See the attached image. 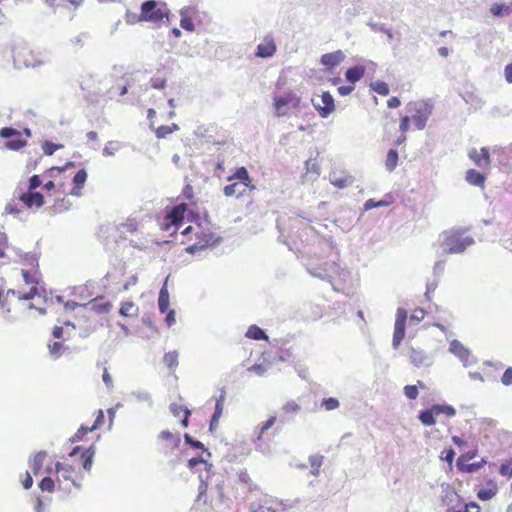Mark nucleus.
Wrapping results in <instances>:
<instances>
[{
    "label": "nucleus",
    "mask_w": 512,
    "mask_h": 512,
    "mask_svg": "<svg viewBox=\"0 0 512 512\" xmlns=\"http://www.w3.org/2000/svg\"><path fill=\"white\" fill-rule=\"evenodd\" d=\"M120 232H129L131 234L138 231V223L135 219H128L125 223L121 224L118 228Z\"/></svg>",
    "instance_id": "nucleus-43"
},
{
    "label": "nucleus",
    "mask_w": 512,
    "mask_h": 512,
    "mask_svg": "<svg viewBox=\"0 0 512 512\" xmlns=\"http://www.w3.org/2000/svg\"><path fill=\"white\" fill-rule=\"evenodd\" d=\"M476 455V451H469L467 453H464L457 459L456 465H463V463L469 462L471 459L475 458Z\"/></svg>",
    "instance_id": "nucleus-58"
},
{
    "label": "nucleus",
    "mask_w": 512,
    "mask_h": 512,
    "mask_svg": "<svg viewBox=\"0 0 512 512\" xmlns=\"http://www.w3.org/2000/svg\"><path fill=\"white\" fill-rule=\"evenodd\" d=\"M17 199L18 202L22 204V207L29 210H37L41 208L45 203L44 196L41 193L35 191L27 190L25 192H21Z\"/></svg>",
    "instance_id": "nucleus-11"
},
{
    "label": "nucleus",
    "mask_w": 512,
    "mask_h": 512,
    "mask_svg": "<svg viewBox=\"0 0 512 512\" xmlns=\"http://www.w3.org/2000/svg\"><path fill=\"white\" fill-rule=\"evenodd\" d=\"M409 361L412 365L416 367H420L422 365H430V357L425 351L420 347H415L410 345L408 350Z\"/></svg>",
    "instance_id": "nucleus-15"
},
{
    "label": "nucleus",
    "mask_w": 512,
    "mask_h": 512,
    "mask_svg": "<svg viewBox=\"0 0 512 512\" xmlns=\"http://www.w3.org/2000/svg\"><path fill=\"white\" fill-rule=\"evenodd\" d=\"M5 212L8 214L17 215L22 212V208L19 207V203L12 200L5 206Z\"/></svg>",
    "instance_id": "nucleus-54"
},
{
    "label": "nucleus",
    "mask_w": 512,
    "mask_h": 512,
    "mask_svg": "<svg viewBox=\"0 0 512 512\" xmlns=\"http://www.w3.org/2000/svg\"><path fill=\"white\" fill-rule=\"evenodd\" d=\"M46 456L47 453L45 451H39L34 455L30 462V467L34 475H37L41 471Z\"/></svg>",
    "instance_id": "nucleus-30"
},
{
    "label": "nucleus",
    "mask_w": 512,
    "mask_h": 512,
    "mask_svg": "<svg viewBox=\"0 0 512 512\" xmlns=\"http://www.w3.org/2000/svg\"><path fill=\"white\" fill-rule=\"evenodd\" d=\"M0 136L11 139L12 137H20L21 132L14 128L5 127L0 130Z\"/></svg>",
    "instance_id": "nucleus-52"
},
{
    "label": "nucleus",
    "mask_w": 512,
    "mask_h": 512,
    "mask_svg": "<svg viewBox=\"0 0 512 512\" xmlns=\"http://www.w3.org/2000/svg\"><path fill=\"white\" fill-rule=\"evenodd\" d=\"M248 371L252 372V373H255V374L259 375V376H262L265 373L266 368L262 364H255V365L250 366L248 368Z\"/></svg>",
    "instance_id": "nucleus-64"
},
{
    "label": "nucleus",
    "mask_w": 512,
    "mask_h": 512,
    "mask_svg": "<svg viewBox=\"0 0 512 512\" xmlns=\"http://www.w3.org/2000/svg\"><path fill=\"white\" fill-rule=\"evenodd\" d=\"M499 473L507 478L512 477V459L503 462L499 468Z\"/></svg>",
    "instance_id": "nucleus-48"
},
{
    "label": "nucleus",
    "mask_w": 512,
    "mask_h": 512,
    "mask_svg": "<svg viewBox=\"0 0 512 512\" xmlns=\"http://www.w3.org/2000/svg\"><path fill=\"white\" fill-rule=\"evenodd\" d=\"M497 492V483L494 480L489 479L486 481L485 487L478 490L477 497L481 501H487L492 499L497 494Z\"/></svg>",
    "instance_id": "nucleus-20"
},
{
    "label": "nucleus",
    "mask_w": 512,
    "mask_h": 512,
    "mask_svg": "<svg viewBox=\"0 0 512 512\" xmlns=\"http://www.w3.org/2000/svg\"><path fill=\"white\" fill-rule=\"evenodd\" d=\"M404 394L410 400H415L418 397L419 390L417 385H406L404 387Z\"/></svg>",
    "instance_id": "nucleus-50"
},
{
    "label": "nucleus",
    "mask_w": 512,
    "mask_h": 512,
    "mask_svg": "<svg viewBox=\"0 0 512 512\" xmlns=\"http://www.w3.org/2000/svg\"><path fill=\"white\" fill-rule=\"evenodd\" d=\"M125 22L129 25H135L140 22H145V19L142 16V11L140 13H135L131 11H127L124 16Z\"/></svg>",
    "instance_id": "nucleus-40"
},
{
    "label": "nucleus",
    "mask_w": 512,
    "mask_h": 512,
    "mask_svg": "<svg viewBox=\"0 0 512 512\" xmlns=\"http://www.w3.org/2000/svg\"><path fill=\"white\" fill-rule=\"evenodd\" d=\"M389 205V202L387 201H375L374 199H368L365 204H364V207L366 210H369V209H372V208H375V207H380V206H387Z\"/></svg>",
    "instance_id": "nucleus-59"
},
{
    "label": "nucleus",
    "mask_w": 512,
    "mask_h": 512,
    "mask_svg": "<svg viewBox=\"0 0 512 512\" xmlns=\"http://www.w3.org/2000/svg\"><path fill=\"white\" fill-rule=\"evenodd\" d=\"M139 308L132 301H125L121 303L119 314L123 317L133 318L137 317Z\"/></svg>",
    "instance_id": "nucleus-27"
},
{
    "label": "nucleus",
    "mask_w": 512,
    "mask_h": 512,
    "mask_svg": "<svg viewBox=\"0 0 512 512\" xmlns=\"http://www.w3.org/2000/svg\"><path fill=\"white\" fill-rule=\"evenodd\" d=\"M246 336L253 340H268L266 333L257 325H251L247 329Z\"/></svg>",
    "instance_id": "nucleus-35"
},
{
    "label": "nucleus",
    "mask_w": 512,
    "mask_h": 512,
    "mask_svg": "<svg viewBox=\"0 0 512 512\" xmlns=\"http://www.w3.org/2000/svg\"><path fill=\"white\" fill-rule=\"evenodd\" d=\"M501 382L505 386L512 385V367H509L505 370V372L503 373V375L501 377Z\"/></svg>",
    "instance_id": "nucleus-62"
},
{
    "label": "nucleus",
    "mask_w": 512,
    "mask_h": 512,
    "mask_svg": "<svg viewBox=\"0 0 512 512\" xmlns=\"http://www.w3.org/2000/svg\"><path fill=\"white\" fill-rule=\"evenodd\" d=\"M490 12L493 16L499 17V16H506L511 13V8L509 5L506 4H500V3H494L490 7Z\"/></svg>",
    "instance_id": "nucleus-37"
},
{
    "label": "nucleus",
    "mask_w": 512,
    "mask_h": 512,
    "mask_svg": "<svg viewBox=\"0 0 512 512\" xmlns=\"http://www.w3.org/2000/svg\"><path fill=\"white\" fill-rule=\"evenodd\" d=\"M449 350L459 357L463 362H467L470 356L469 350L458 340H453L450 343Z\"/></svg>",
    "instance_id": "nucleus-25"
},
{
    "label": "nucleus",
    "mask_w": 512,
    "mask_h": 512,
    "mask_svg": "<svg viewBox=\"0 0 512 512\" xmlns=\"http://www.w3.org/2000/svg\"><path fill=\"white\" fill-rule=\"evenodd\" d=\"M468 155L478 167H488L491 164L489 150L486 147H482L480 150L473 148Z\"/></svg>",
    "instance_id": "nucleus-18"
},
{
    "label": "nucleus",
    "mask_w": 512,
    "mask_h": 512,
    "mask_svg": "<svg viewBox=\"0 0 512 512\" xmlns=\"http://www.w3.org/2000/svg\"><path fill=\"white\" fill-rule=\"evenodd\" d=\"M282 411L285 414H296L300 411V405L295 401H288L282 406Z\"/></svg>",
    "instance_id": "nucleus-47"
},
{
    "label": "nucleus",
    "mask_w": 512,
    "mask_h": 512,
    "mask_svg": "<svg viewBox=\"0 0 512 512\" xmlns=\"http://www.w3.org/2000/svg\"><path fill=\"white\" fill-rule=\"evenodd\" d=\"M150 84L155 89H163L166 86V79L163 77H154L150 80Z\"/></svg>",
    "instance_id": "nucleus-61"
},
{
    "label": "nucleus",
    "mask_w": 512,
    "mask_h": 512,
    "mask_svg": "<svg viewBox=\"0 0 512 512\" xmlns=\"http://www.w3.org/2000/svg\"><path fill=\"white\" fill-rule=\"evenodd\" d=\"M276 50L277 47L274 38L268 35L258 44L255 55L259 58H269L275 54Z\"/></svg>",
    "instance_id": "nucleus-16"
},
{
    "label": "nucleus",
    "mask_w": 512,
    "mask_h": 512,
    "mask_svg": "<svg viewBox=\"0 0 512 512\" xmlns=\"http://www.w3.org/2000/svg\"><path fill=\"white\" fill-rule=\"evenodd\" d=\"M365 72L366 69L363 65H356L347 69L345 78L350 84L354 85L356 82L363 78Z\"/></svg>",
    "instance_id": "nucleus-23"
},
{
    "label": "nucleus",
    "mask_w": 512,
    "mask_h": 512,
    "mask_svg": "<svg viewBox=\"0 0 512 512\" xmlns=\"http://www.w3.org/2000/svg\"><path fill=\"white\" fill-rule=\"evenodd\" d=\"M322 405L326 410H334L339 407V401L333 397L325 398L322 401Z\"/></svg>",
    "instance_id": "nucleus-55"
},
{
    "label": "nucleus",
    "mask_w": 512,
    "mask_h": 512,
    "mask_svg": "<svg viewBox=\"0 0 512 512\" xmlns=\"http://www.w3.org/2000/svg\"><path fill=\"white\" fill-rule=\"evenodd\" d=\"M439 457L451 466L455 457V451L452 448H446L440 453Z\"/></svg>",
    "instance_id": "nucleus-49"
},
{
    "label": "nucleus",
    "mask_w": 512,
    "mask_h": 512,
    "mask_svg": "<svg viewBox=\"0 0 512 512\" xmlns=\"http://www.w3.org/2000/svg\"><path fill=\"white\" fill-rule=\"evenodd\" d=\"M473 243L474 241L471 237L464 236L459 231H449L443 234L442 246L444 251L449 254L461 253Z\"/></svg>",
    "instance_id": "nucleus-6"
},
{
    "label": "nucleus",
    "mask_w": 512,
    "mask_h": 512,
    "mask_svg": "<svg viewBox=\"0 0 512 512\" xmlns=\"http://www.w3.org/2000/svg\"><path fill=\"white\" fill-rule=\"evenodd\" d=\"M92 431L93 430L90 429V426L81 425V427L75 433L73 440L81 441L88 432H92Z\"/></svg>",
    "instance_id": "nucleus-56"
},
{
    "label": "nucleus",
    "mask_w": 512,
    "mask_h": 512,
    "mask_svg": "<svg viewBox=\"0 0 512 512\" xmlns=\"http://www.w3.org/2000/svg\"><path fill=\"white\" fill-rule=\"evenodd\" d=\"M398 164V153L396 150L391 149L388 151L386 160H385V166L387 170L393 171Z\"/></svg>",
    "instance_id": "nucleus-38"
},
{
    "label": "nucleus",
    "mask_w": 512,
    "mask_h": 512,
    "mask_svg": "<svg viewBox=\"0 0 512 512\" xmlns=\"http://www.w3.org/2000/svg\"><path fill=\"white\" fill-rule=\"evenodd\" d=\"M56 481H54L51 477H44L41 482L39 483V488L42 491H46L49 493H52L55 491L56 488Z\"/></svg>",
    "instance_id": "nucleus-42"
},
{
    "label": "nucleus",
    "mask_w": 512,
    "mask_h": 512,
    "mask_svg": "<svg viewBox=\"0 0 512 512\" xmlns=\"http://www.w3.org/2000/svg\"><path fill=\"white\" fill-rule=\"evenodd\" d=\"M456 415V409L451 405L435 404L419 412L418 419L424 426H433L440 416L450 419Z\"/></svg>",
    "instance_id": "nucleus-7"
},
{
    "label": "nucleus",
    "mask_w": 512,
    "mask_h": 512,
    "mask_svg": "<svg viewBox=\"0 0 512 512\" xmlns=\"http://www.w3.org/2000/svg\"><path fill=\"white\" fill-rule=\"evenodd\" d=\"M92 431L93 430L90 429V426L81 425V427L75 433L73 440L81 441L88 432H92Z\"/></svg>",
    "instance_id": "nucleus-57"
},
{
    "label": "nucleus",
    "mask_w": 512,
    "mask_h": 512,
    "mask_svg": "<svg viewBox=\"0 0 512 512\" xmlns=\"http://www.w3.org/2000/svg\"><path fill=\"white\" fill-rule=\"evenodd\" d=\"M485 464H486V460L481 459L480 461L475 462V463L465 462V463H463V465H457V468L460 472L473 473V472H476L479 469H481Z\"/></svg>",
    "instance_id": "nucleus-33"
},
{
    "label": "nucleus",
    "mask_w": 512,
    "mask_h": 512,
    "mask_svg": "<svg viewBox=\"0 0 512 512\" xmlns=\"http://www.w3.org/2000/svg\"><path fill=\"white\" fill-rule=\"evenodd\" d=\"M170 411L175 417L181 418V424L184 428L189 426L191 411L187 407L173 403L170 405Z\"/></svg>",
    "instance_id": "nucleus-22"
},
{
    "label": "nucleus",
    "mask_w": 512,
    "mask_h": 512,
    "mask_svg": "<svg viewBox=\"0 0 512 512\" xmlns=\"http://www.w3.org/2000/svg\"><path fill=\"white\" fill-rule=\"evenodd\" d=\"M276 422V416H270L265 422L259 426L258 439H261L264 433L270 429Z\"/></svg>",
    "instance_id": "nucleus-46"
},
{
    "label": "nucleus",
    "mask_w": 512,
    "mask_h": 512,
    "mask_svg": "<svg viewBox=\"0 0 512 512\" xmlns=\"http://www.w3.org/2000/svg\"><path fill=\"white\" fill-rule=\"evenodd\" d=\"M226 398V392L223 390L219 396V398L216 400L215 404V411L212 415L211 422H210V429L212 430L215 425H217L219 418L222 415L223 409H224V402Z\"/></svg>",
    "instance_id": "nucleus-26"
},
{
    "label": "nucleus",
    "mask_w": 512,
    "mask_h": 512,
    "mask_svg": "<svg viewBox=\"0 0 512 512\" xmlns=\"http://www.w3.org/2000/svg\"><path fill=\"white\" fill-rule=\"evenodd\" d=\"M300 102V97L292 90L274 95L273 106L276 116L281 117L286 115L289 109H297L300 106Z\"/></svg>",
    "instance_id": "nucleus-9"
},
{
    "label": "nucleus",
    "mask_w": 512,
    "mask_h": 512,
    "mask_svg": "<svg viewBox=\"0 0 512 512\" xmlns=\"http://www.w3.org/2000/svg\"><path fill=\"white\" fill-rule=\"evenodd\" d=\"M345 58L346 55L342 50H336L323 54L320 58V63L327 71L331 72L334 68L339 66Z\"/></svg>",
    "instance_id": "nucleus-13"
},
{
    "label": "nucleus",
    "mask_w": 512,
    "mask_h": 512,
    "mask_svg": "<svg viewBox=\"0 0 512 512\" xmlns=\"http://www.w3.org/2000/svg\"><path fill=\"white\" fill-rule=\"evenodd\" d=\"M179 354L177 351L167 352L163 357V362L170 370H175L178 366Z\"/></svg>",
    "instance_id": "nucleus-36"
},
{
    "label": "nucleus",
    "mask_w": 512,
    "mask_h": 512,
    "mask_svg": "<svg viewBox=\"0 0 512 512\" xmlns=\"http://www.w3.org/2000/svg\"><path fill=\"white\" fill-rule=\"evenodd\" d=\"M92 304H93V308L96 311L102 312V313H108L112 308V304L110 302L98 303L97 299L93 300Z\"/></svg>",
    "instance_id": "nucleus-53"
},
{
    "label": "nucleus",
    "mask_w": 512,
    "mask_h": 512,
    "mask_svg": "<svg viewBox=\"0 0 512 512\" xmlns=\"http://www.w3.org/2000/svg\"><path fill=\"white\" fill-rule=\"evenodd\" d=\"M159 439L162 442V448L165 451L175 450L180 445V436L178 433H171L168 430H164L159 434Z\"/></svg>",
    "instance_id": "nucleus-19"
},
{
    "label": "nucleus",
    "mask_w": 512,
    "mask_h": 512,
    "mask_svg": "<svg viewBox=\"0 0 512 512\" xmlns=\"http://www.w3.org/2000/svg\"><path fill=\"white\" fill-rule=\"evenodd\" d=\"M312 104L322 118L328 117L335 110V101L333 96L324 91L319 99H312Z\"/></svg>",
    "instance_id": "nucleus-10"
},
{
    "label": "nucleus",
    "mask_w": 512,
    "mask_h": 512,
    "mask_svg": "<svg viewBox=\"0 0 512 512\" xmlns=\"http://www.w3.org/2000/svg\"><path fill=\"white\" fill-rule=\"evenodd\" d=\"M407 320V312L404 308H398L393 333V347L398 348L405 337V326Z\"/></svg>",
    "instance_id": "nucleus-12"
},
{
    "label": "nucleus",
    "mask_w": 512,
    "mask_h": 512,
    "mask_svg": "<svg viewBox=\"0 0 512 512\" xmlns=\"http://www.w3.org/2000/svg\"><path fill=\"white\" fill-rule=\"evenodd\" d=\"M238 482L249 492L256 490L257 485L253 482L247 469H242L237 473Z\"/></svg>",
    "instance_id": "nucleus-28"
},
{
    "label": "nucleus",
    "mask_w": 512,
    "mask_h": 512,
    "mask_svg": "<svg viewBox=\"0 0 512 512\" xmlns=\"http://www.w3.org/2000/svg\"><path fill=\"white\" fill-rule=\"evenodd\" d=\"M188 10L189 9L186 7L180 10V26L184 30L192 32L194 31L195 27L192 18L188 15Z\"/></svg>",
    "instance_id": "nucleus-31"
},
{
    "label": "nucleus",
    "mask_w": 512,
    "mask_h": 512,
    "mask_svg": "<svg viewBox=\"0 0 512 512\" xmlns=\"http://www.w3.org/2000/svg\"><path fill=\"white\" fill-rule=\"evenodd\" d=\"M41 179L39 177V175H33L30 177L29 179V184H28V191H35L36 188H38L40 185H41Z\"/></svg>",
    "instance_id": "nucleus-60"
},
{
    "label": "nucleus",
    "mask_w": 512,
    "mask_h": 512,
    "mask_svg": "<svg viewBox=\"0 0 512 512\" xmlns=\"http://www.w3.org/2000/svg\"><path fill=\"white\" fill-rule=\"evenodd\" d=\"M26 144H27V141L22 139L20 136V137H12L5 143V146H6V148H8L10 150L17 151V150H20L21 148L25 147Z\"/></svg>",
    "instance_id": "nucleus-39"
},
{
    "label": "nucleus",
    "mask_w": 512,
    "mask_h": 512,
    "mask_svg": "<svg viewBox=\"0 0 512 512\" xmlns=\"http://www.w3.org/2000/svg\"><path fill=\"white\" fill-rule=\"evenodd\" d=\"M330 182L333 186L343 189L353 183V177L350 174L338 175L336 172L330 174Z\"/></svg>",
    "instance_id": "nucleus-24"
},
{
    "label": "nucleus",
    "mask_w": 512,
    "mask_h": 512,
    "mask_svg": "<svg viewBox=\"0 0 512 512\" xmlns=\"http://www.w3.org/2000/svg\"><path fill=\"white\" fill-rule=\"evenodd\" d=\"M21 275L23 277L25 284L31 285L29 291L23 293L20 290L10 289L6 292V294L0 292V305L2 307H5L4 298L8 297L10 294L14 297H17L19 300H30L33 299L38 294V281L36 277L33 274H31L28 270H22Z\"/></svg>",
    "instance_id": "nucleus-8"
},
{
    "label": "nucleus",
    "mask_w": 512,
    "mask_h": 512,
    "mask_svg": "<svg viewBox=\"0 0 512 512\" xmlns=\"http://www.w3.org/2000/svg\"><path fill=\"white\" fill-rule=\"evenodd\" d=\"M121 148V144L118 141H109L103 148L104 156H113Z\"/></svg>",
    "instance_id": "nucleus-44"
},
{
    "label": "nucleus",
    "mask_w": 512,
    "mask_h": 512,
    "mask_svg": "<svg viewBox=\"0 0 512 512\" xmlns=\"http://www.w3.org/2000/svg\"><path fill=\"white\" fill-rule=\"evenodd\" d=\"M87 180V172L85 169H80L73 177V188L69 192L70 195L79 197L81 190Z\"/></svg>",
    "instance_id": "nucleus-21"
},
{
    "label": "nucleus",
    "mask_w": 512,
    "mask_h": 512,
    "mask_svg": "<svg viewBox=\"0 0 512 512\" xmlns=\"http://www.w3.org/2000/svg\"><path fill=\"white\" fill-rule=\"evenodd\" d=\"M466 180L469 184L482 187L485 183V176L475 169L466 172Z\"/></svg>",
    "instance_id": "nucleus-29"
},
{
    "label": "nucleus",
    "mask_w": 512,
    "mask_h": 512,
    "mask_svg": "<svg viewBox=\"0 0 512 512\" xmlns=\"http://www.w3.org/2000/svg\"><path fill=\"white\" fill-rule=\"evenodd\" d=\"M140 9L145 22L155 25L169 22L170 10L165 2L147 0L141 4Z\"/></svg>",
    "instance_id": "nucleus-4"
},
{
    "label": "nucleus",
    "mask_w": 512,
    "mask_h": 512,
    "mask_svg": "<svg viewBox=\"0 0 512 512\" xmlns=\"http://www.w3.org/2000/svg\"><path fill=\"white\" fill-rule=\"evenodd\" d=\"M104 411L102 409H99L96 411V418L94 420V423L90 426V429L97 430L104 424Z\"/></svg>",
    "instance_id": "nucleus-51"
},
{
    "label": "nucleus",
    "mask_w": 512,
    "mask_h": 512,
    "mask_svg": "<svg viewBox=\"0 0 512 512\" xmlns=\"http://www.w3.org/2000/svg\"><path fill=\"white\" fill-rule=\"evenodd\" d=\"M62 144H55L51 141H45L42 145V149L45 155L51 156L53 155L57 150L62 149Z\"/></svg>",
    "instance_id": "nucleus-45"
},
{
    "label": "nucleus",
    "mask_w": 512,
    "mask_h": 512,
    "mask_svg": "<svg viewBox=\"0 0 512 512\" xmlns=\"http://www.w3.org/2000/svg\"><path fill=\"white\" fill-rule=\"evenodd\" d=\"M371 89L379 95L387 96L389 94V86L384 81H376L371 83Z\"/></svg>",
    "instance_id": "nucleus-41"
},
{
    "label": "nucleus",
    "mask_w": 512,
    "mask_h": 512,
    "mask_svg": "<svg viewBox=\"0 0 512 512\" xmlns=\"http://www.w3.org/2000/svg\"><path fill=\"white\" fill-rule=\"evenodd\" d=\"M431 109L427 104H416L415 114L412 116V120L417 129L422 130L426 126Z\"/></svg>",
    "instance_id": "nucleus-17"
},
{
    "label": "nucleus",
    "mask_w": 512,
    "mask_h": 512,
    "mask_svg": "<svg viewBox=\"0 0 512 512\" xmlns=\"http://www.w3.org/2000/svg\"><path fill=\"white\" fill-rule=\"evenodd\" d=\"M57 490L63 494L71 492L72 488H80L84 473L69 464H55Z\"/></svg>",
    "instance_id": "nucleus-2"
},
{
    "label": "nucleus",
    "mask_w": 512,
    "mask_h": 512,
    "mask_svg": "<svg viewBox=\"0 0 512 512\" xmlns=\"http://www.w3.org/2000/svg\"><path fill=\"white\" fill-rule=\"evenodd\" d=\"M81 452V462L83 470L87 473L91 471L92 464H93V458L95 455V448L93 446H90L87 449H82L80 446H76L69 454L70 457L76 456L78 453Z\"/></svg>",
    "instance_id": "nucleus-14"
},
{
    "label": "nucleus",
    "mask_w": 512,
    "mask_h": 512,
    "mask_svg": "<svg viewBox=\"0 0 512 512\" xmlns=\"http://www.w3.org/2000/svg\"><path fill=\"white\" fill-rule=\"evenodd\" d=\"M227 180L231 183L223 188V194L226 197L240 198L245 195L247 190L252 191L255 189L248 170L243 166L238 167Z\"/></svg>",
    "instance_id": "nucleus-3"
},
{
    "label": "nucleus",
    "mask_w": 512,
    "mask_h": 512,
    "mask_svg": "<svg viewBox=\"0 0 512 512\" xmlns=\"http://www.w3.org/2000/svg\"><path fill=\"white\" fill-rule=\"evenodd\" d=\"M158 307L161 313H166L169 309V292L165 286L159 292Z\"/></svg>",
    "instance_id": "nucleus-34"
},
{
    "label": "nucleus",
    "mask_w": 512,
    "mask_h": 512,
    "mask_svg": "<svg viewBox=\"0 0 512 512\" xmlns=\"http://www.w3.org/2000/svg\"><path fill=\"white\" fill-rule=\"evenodd\" d=\"M178 130L179 126L176 123H172L171 125H161L156 128L155 135L158 139H163Z\"/></svg>",
    "instance_id": "nucleus-32"
},
{
    "label": "nucleus",
    "mask_w": 512,
    "mask_h": 512,
    "mask_svg": "<svg viewBox=\"0 0 512 512\" xmlns=\"http://www.w3.org/2000/svg\"><path fill=\"white\" fill-rule=\"evenodd\" d=\"M62 349H63L62 342H54L53 344L49 345L50 353L57 357L61 354Z\"/></svg>",
    "instance_id": "nucleus-63"
},
{
    "label": "nucleus",
    "mask_w": 512,
    "mask_h": 512,
    "mask_svg": "<svg viewBox=\"0 0 512 512\" xmlns=\"http://www.w3.org/2000/svg\"><path fill=\"white\" fill-rule=\"evenodd\" d=\"M188 213V206L185 203H180L170 208L166 215L159 221L161 230L173 235L181 226L185 215Z\"/></svg>",
    "instance_id": "nucleus-5"
},
{
    "label": "nucleus",
    "mask_w": 512,
    "mask_h": 512,
    "mask_svg": "<svg viewBox=\"0 0 512 512\" xmlns=\"http://www.w3.org/2000/svg\"><path fill=\"white\" fill-rule=\"evenodd\" d=\"M188 215L191 216V221L194 222V225H190L182 231V235L185 238L182 240V243L187 244L185 248L187 253L195 254L219 242V238L216 237L210 227L207 215L202 220L192 211H189Z\"/></svg>",
    "instance_id": "nucleus-1"
}]
</instances>
